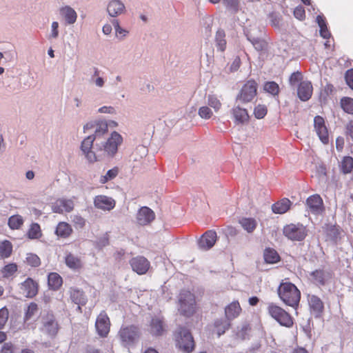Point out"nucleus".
Masks as SVG:
<instances>
[{"label": "nucleus", "instance_id": "nucleus-4", "mask_svg": "<svg viewBox=\"0 0 353 353\" xmlns=\"http://www.w3.org/2000/svg\"><path fill=\"white\" fill-rule=\"evenodd\" d=\"M268 314L281 325L290 327L293 325V319L291 316L281 307L271 303L268 306Z\"/></svg>", "mask_w": 353, "mask_h": 353}, {"label": "nucleus", "instance_id": "nucleus-15", "mask_svg": "<svg viewBox=\"0 0 353 353\" xmlns=\"http://www.w3.org/2000/svg\"><path fill=\"white\" fill-rule=\"evenodd\" d=\"M94 205L96 208L103 210L110 211L115 207V200L106 195H97L94 198Z\"/></svg>", "mask_w": 353, "mask_h": 353}, {"label": "nucleus", "instance_id": "nucleus-43", "mask_svg": "<svg viewBox=\"0 0 353 353\" xmlns=\"http://www.w3.org/2000/svg\"><path fill=\"white\" fill-rule=\"evenodd\" d=\"M251 37L250 43L252 44L254 48L257 51H262L265 50L267 47V42L261 38V37L259 38H254L253 37Z\"/></svg>", "mask_w": 353, "mask_h": 353}, {"label": "nucleus", "instance_id": "nucleus-39", "mask_svg": "<svg viewBox=\"0 0 353 353\" xmlns=\"http://www.w3.org/2000/svg\"><path fill=\"white\" fill-rule=\"evenodd\" d=\"M216 46L221 51H224L226 47V41L225 40V32L222 30H219L215 37Z\"/></svg>", "mask_w": 353, "mask_h": 353}, {"label": "nucleus", "instance_id": "nucleus-49", "mask_svg": "<svg viewBox=\"0 0 353 353\" xmlns=\"http://www.w3.org/2000/svg\"><path fill=\"white\" fill-rule=\"evenodd\" d=\"M245 33L248 40L250 42L251 37L259 38L262 35V31L256 27H252L250 29L245 30Z\"/></svg>", "mask_w": 353, "mask_h": 353}, {"label": "nucleus", "instance_id": "nucleus-5", "mask_svg": "<svg viewBox=\"0 0 353 353\" xmlns=\"http://www.w3.org/2000/svg\"><path fill=\"white\" fill-rule=\"evenodd\" d=\"M176 345L179 349L185 352H190L193 350L194 343L190 331L184 327H180L175 334Z\"/></svg>", "mask_w": 353, "mask_h": 353}, {"label": "nucleus", "instance_id": "nucleus-44", "mask_svg": "<svg viewBox=\"0 0 353 353\" xmlns=\"http://www.w3.org/2000/svg\"><path fill=\"white\" fill-rule=\"evenodd\" d=\"M28 236L32 239H39L41 236V228L38 223H32L30 225Z\"/></svg>", "mask_w": 353, "mask_h": 353}, {"label": "nucleus", "instance_id": "nucleus-18", "mask_svg": "<svg viewBox=\"0 0 353 353\" xmlns=\"http://www.w3.org/2000/svg\"><path fill=\"white\" fill-rule=\"evenodd\" d=\"M74 201L71 199H57L52 205V210L55 213L70 212L74 209Z\"/></svg>", "mask_w": 353, "mask_h": 353}, {"label": "nucleus", "instance_id": "nucleus-26", "mask_svg": "<svg viewBox=\"0 0 353 353\" xmlns=\"http://www.w3.org/2000/svg\"><path fill=\"white\" fill-rule=\"evenodd\" d=\"M70 297L74 303L78 305L77 309L79 311L81 310V305H85L87 301L83 292L77 288L70 290Z\"/></svg>", "mask_w": 353, "mask_h": 353}, {"label": "nucleus", "instance_id": "nucleus-38", "mask_svg": "<svg viewBox=\"0 0 353 353\" xmlns=\"http://www.w3.org/2000/svg\"><path fill=\"white\" fill-rule=\"evenodd\" d=\"M12 251V245L8 241H4L0 243V256L1 258H8L10 256Z\"/></svg>", "mask_w": 353, "mask_h": 353}, {"label": "nucleus", "instance_id": "nucleus-6", "mask_svg": "<svg viewBox=\"0 0 353 353\" xmlns=\"http://www.w3.org/2000/svg\"><path fill=\"white\" fill-rule=\"evenodd\" d=\"M283 234L292 241H302L307 234L305 228L301 224H290L285 226Z\"/></svg>", "mask_w": 353, "mask_h": 353}, {"label": "nucleus", "instance_id": "nucleus-60", "mask_svg": "<svg viewBox=\"0 0 353 353\" xmlns=\"http://www.w3.org/2000/svg\"><path fill=\"white\" fill-rule=\"evenodd\" d=\"M294 17L299 19L303 20L305 18V10L302 6L296 7L294 10Z\"/></svg>", "mask_w": 353, "mask_h": 353}, {"label": "nucleus", "instance_id": "nucleus-3", "mask_svg": "<svg viewBox=\"0 0 353 353\" xmlns=\"http://www.w3.org/2000/svg\"><path fill=\"white\" fill-rule=\"evenodd\" d=\"M179 311L184 316H192L196 311L194 295L188 290H182L179 296Z\"/></svg>", "mask_w": 353, "mask_h": 353}, {"label": "nucleus", "instance_id": "nucleus-31", "mask_svg": "<svg viewBox=\"0 0 353 353\" xmlns=\"http://www.w3.org/2000/svg\"><path fill=\"white\" fill-rule=\"evenodd\" d=\"M314 281L316 284L324 285L330 278V274L323 270H316L312 273Z\"/></svg>", "mask_w": 353, "mask_h": 353}, {"label": "nucleus", "instance_id": "nucleus-19", "mask_svg": "<svg viewBox=\"0 0 353 353\" xmlns=\"http://www.w3.org/2000/svg\"><path fill=\"white\" fill-rule=\"evenodd\" d=\"M130 265L135 272L138 274H144L150 268V262L143 256H137L132 258L130 261Z\"/></svg>", "mask_w": 353, "mask_h": 353}, {"label": "nucleus", "instance_id": "nucleus-33", "mask_svg": "<svg viewBox=\"0 0 353 353\" xmlns=\"http://www.w3.org/2000/svg\"><path fill=\"white\" fill-rule=\"evenodd\" d=\"M316 21L320 28L321 36L324 39L330 38V33L327 30L325 18L321 15H318Z\"/></svg>", "mask_w": 353, "mask_h": 353}, {"label": "nucleus", "instance_id": "nucleus-35", "mask_svg": "<svg viewBox=\"0 0 353 353\" xmlns=\"http://www.w3.org/2000/svg\"><path fill=\"white\" fill-rule=\"evenodd\" d=\"M264 259L268 263H275L279 261V256L274 250L268 248L264 251Z\"/></svg>", "mask_w": 353, "mask_h": 353}, {"label": "nucleus", "instance_id": "nucleus-24", "mask_svg": "<svg viewBox=\"0 0 353 353\" xmlns=\"http://www.w3.org/2000/svg\"><path fill=\"white\" fill-rule=\"evenodd\" d=\"M312 90V85L310 81H302L299 85L297 94L301 101H305L310 99Z\"/></svg>", "mask_w": 353, "mask_h": 353}, {"label": "nucleus", "instance_id": "nucleus-9", "mask_svg": "<svg viewBox=\"0 0 353 353\" xmlns=\"http://www.w3.org/2000/svg\"><path fill=\"white\" fill-rule=\"evenodd\" d=\"M230 113L235 125L242 126L248 123L250 115L245 108L240 107L239 105H235L231 109Z\"/></svg>", "mask_w": 353, "mask_h": 353}, {"label": "nucleus", "instance_id": "nucleus-47", "mask_svg": "<svg viewBox=\"0 0 353 353\" xmlns=\"http://www.w3.org/2000/svg\"><path fill=\"white\" fill-rule=\"evenodd\" d=\"M341 107L346 112L353 114V99L344 98L341 99Z\"/></svg>", "mask_w": 353, "mask_h": 353}, {"label": "nucleus", "instance_id": "nucleus-63", "mask_svg": "<svg viewBox=\"0 0 353 353\" xmlns=\"http://www.w3.org/2000/svg\"><path fill=\"white\" fill-rule=\"evenodd\" d=\"M116 35L120 39H124L129 33L128 30L121 27L117 31L115 32Z\"/></svg>", "mask_w": 353, "mask_h": 353}, {"label": "nucleus", "instance_id": "nucleus-62", "mask_svg": "<svg viewBox=\"0 0 353 353\" xmlns=\"http://www.w3.org/2000/svg\"><path fill=\"white\" fill-rule=\"evenodd\" d=\"M98 112L103 114H116V110L112 106H103L98 110Z\"/></svg>", "mask_w": 353, "mask_h": 353}, {"label": "nucleus", "instance_id": "nucleus-45", "mask_svg": "<svg viewBox=\"0 0 353 353\" xmlns=\"http://www.w3.org/2000/svg\"><path fill=\"white\" fill-rule=\"evenodd\" d=\"M198 114L203 119H209L213 116V112L209 105H203L199 108Z\"/></svg>", "mask_w": 353, "mask_h": 353}, {"label": "nucleus", "instance_id": "nucleus-50", "mask_svg": "<svg viewBox=\"0 0 353 353\" xmlns=\"http://www.w3.org/2000/svg\"><path fill=\"white\" fill-rule=\"evenodd\" d=\"M267 108L264 105L259 104L254 109V117L258 119H263L267 114Z\"/></svg>", "mask_w": 353, "mask_h": 353}, {"label": "nucleus", "instance_id": "nucleus-34", "mask_svg": "<svg viewBox=\"0 0 353 353\" xmlns=\"http://www.w3.org/2000/svg\"><path fill=\"white\" fill-rule=\"evenodd\" d=\"M119 174V168L117 167H114L108 171L106 172V173L103 175H101L99 178V183L101 184H105L108 183L110 181H112Z\"/></svg>", "mask_w": 353, "mask_h": 353}, {"label": "nucleus", "instance_id": "nucleus-54", "mask_svg": "<svg viewBox=\"0 0 353 353\" xmlns=\"http://www.w3.org/2000/svg\"><path fill=\"white\" fill-rule=\"evenodd\" d=\"M8 310L4 307L0 309V330L6 325L8 319Z\"/></svg>", "mask_w": 353, "mask_h": 353}, {"label": "nucleus", "instance_id": "nucleus-12", "mask_svg": "<svg viewBox=\"0 0 353 353\" xmlns=\"http://www.w3.org/2000/svg\"><path fill=\"white\" fill-rule=\"evenodd\" d=\"M106 12L109 17L116 18L125 14L126 8L121 0H110L107 3Z\"/></svg>", "mask_w": 353, "mask_h": 353}, {"label": "nucleus", "instance_id": "nucleus-22", "mask_svg": "<svg viewBox=\"0 0 353 353\" xmlns=\"http://www.w3.org/2000/svg\"><path fill=\"white\" fill-rule=\"evenodd\" d=\"M148 330L154 336L161 335L164 332V323L161 316L153 317L148 325Z\"/></svg>", "mask_w": 353, "mask_h": 353}, {"label": "nucleus", "instance_id": "nucleus-11", "mask_svg": "<svg viewBox=\"0 0 353 353\" xmlns=\"http://www.w3.org/2000/svg\"><path fill=\"white\" fill-rule=\"evenodd\" d=\"M314 130L321 141L327 144L329 142V135L325 121L323 117L316 116L314 119Z\"/></svg>", "mask_w": 353, "mask_h": 353}, {"label": "nucleus", "instance_id": "nucleus-42", "mask_svg": "<svg viewBox=\"0 0 353 353\" xmlns=\"http://www.w3.org/2000/svg\"><path fill=\"white\" fill-rule=\"evenodd\" d=\"M66 265L72 269H77L81 266L80 260L75 256L70 254L65 257Z\"/></svg>", "mask_w": 353, "mask_h": 353}, {"label": "nucleus", "instance_id": "nucleus-32", "mask_svg": "<svg viewBox=\"0 0 353 353\" xmlns=\"http://www.w3.org/2000/svg\"><path fill=\"white\" fill-rule=\"evenodd\" d=\"M48 281L50 288L53 290L59 289L62 285V278L55 272H52L48 274Z\"/></svg>", "mask_w": 353, "mask_h": 353}, {"label": "nucleus", "instance_id": "nucleus-52", "mask_svg": "<svg viewBox=\"0 0 353 353\" xmlns=\"http://www.w3.org/2000/svg\"><path fill=\"white\" fill-rule=\"evenodd\" d=\"M26 262L32 267H37L41 263L39 256L32 253H29L27 254Z\"/></svg>", "mask_w": 353, "mask_h": 353}, {"label": "nucleus", "instance_id": "nucleus-61", "mask_svg": "<svg viewBox=\"0 0 353 353\" xmlns=\"http://www.w3.org/2000/svg\"><path fill=\"white\" fill-rule=\"evenodd\" d=\"M345 77L347 84L353 90V69L348 70Z\"/></svg>", "mask_w": 353, "mask_h": 353}, {"label": "nucleus", "instance_id": "nucleus-56", "mask_svg": "<svg viewBox=\"0 0 353 353\" xmlns=\"http://www.w3.org/2000/svg\"><path fill=\"white\" fill-rule=\"evenodd\" d=\"M59 23L57 21H53L51 24V30L50 33L48 35V39H55L59 37Z\"/></svg>", "mask_w": 353, "mask_h": 353}, {"label": "nucleus", "instance_id": "nucleus-21", "mask_svg": "<svg viewBox=\"0 0 353 353\" xmlns=\"http://www.w3.org/2000/svg\"><path fill=\"white\" fill-rule=\"evenodd\" d=\"M21 293L23 296L32 298L37 293V284L32 279H27L20 286Z\"/></svg>", "mask_w": 353, "mask_h": 353}, {"label": "nucleus", "instance_id": "nucleus-16", "mask_svg": "<svg viewBox=\"0 0 353 353\" xmlns=\"http://www.w3.org/2000/svg\"><path fill=\"white\" fill-rule=\"evenodd\" d=\"M217 239L216 232L208 230L204 233L198 241L199 248L203 250H208L212 248Z\"/></svg>", "mask_w": 353, "mask_h": 353}, {"label": "nucleus", "instance_id": "nucleus-58", "mask_svg": "<svg viewBox=\"0 0 353 353\" xmlns=\"http://www.w3.org/2000/svg\"><path fill=\"white\" fill-rule=\"evenodd\" d=\"M302 79V74L299 72H293L289 79L290 84L292 86L296 84Z\"/></svg>", "mask_w": 353, "mask_h": 353}, {"label": "nucleus", "instance_id": "nucleus-17", "mask_svg": "<svg viewBox=\"0 0 353 353\" xmlns=\"http://www.w3.org/2000/svg\"><path fill=\"white\" fill-rule=\"evenodd\" d=\"M307 210L312 214H319L323 211V199L319 194L310 196L306 200Z\"/></svg>", "mask_w": 353, "mask_h": 353}, {"label": "nucleus", "instance_id": "nucleus-55", "mask_svg": "<svg viewBox=\"0 0 353 353\" xmlns=\"http://www.w3.org/2000/svg\"><path fill=\"white\" fill-rule=\"evenodd\" d=\"M72 221L76 228H82L85 224V220L79 215H74L71 216Z\"/></svg>", "mask_w": 353, "mask_h": 353}, {"label": "nucleus", "instance_id": "nucleus-37", "mask_svg": "<svg viewBox=\"0 0 353 353\" xmlns=\"http://www.w3.org/2000/svg\"><path fill=\"white\" fill-rule=\"evenodd\" d=\"M90 83L98 88H102L105 84V79L99 75V71L96 69L90 78Z\"/></svg>", "mask_w": 353, "mask_h": 353}, {"label": "nucleus", "instance_id": "nucleus-53", "mask_svg": "<svg viewBox=\"0 0 353 353\" xmlns=\"http://www.w3.org/2000/svg\"><path fill=\"white\" fill-rule=\"evenodd\" d=\"M223 3L227 7L228 9L232 12H237L239 10V0H222Z\"/></svg>", "mask_w": 353, "mask_h": 353}, {"label": "nucleus", "instance_id": "nucleus-23", "mask_svg": "<svg viewBox=\"0 0 353 353\" xmlns=\"http://www.w3.org/2000/svg\"><path fill=\"white\" fill-rule=\"evenodd\" d=\"M241 312V305L237 301H234L225 307V314L227 321L237 318Z\"/></svg>", "mask_w": 353, "mask_h": 353}, {"label": "nucleus", "instance_id": "nucleus-59", "mask_svg": "<svg viewBox=\"0 0 353 353\" xmlns=\"http://www.w3.org/2000/svg\"><path fill=\"white\" fill-rule=\"evenodd\" d=\"M108 131V123L105 122L100 123L95 130V138L101 134H105Z\"/></svg>", "mask_w": 353, "mask_h": 353}, {"label": "nucleus", "instance_id": "nucleus-28", "mask_svg": "<svg viewBox=\"0 0 353 353\" xmlns=\"http://www.w3.org/2000/svg\"><path fill=\"white\" fill-rule=\"evenodd\" d=\"M309 304L316 316H319L323 309L321 300L316 296H312L309 299Z\"/></svg>", "mask_w": 353, "mask_h": 353}, {"label": "nucleus", "instance_id": "nucleus-51", "mask_svg": "<svg viewBox=\"0 0 353 353\" xmlns=\"http://www.w3.org/2000/svg\"><path fill=\"white\" fill-rule=\"evenodd\" d=\"M17 270V266L14 263L6 265L2 270V274L4 277L11 276Z\"/></svg>", "mask_w": 353, "mask_h": 353}, {"label": "nucleus", "instance_id": "nucleus-29", "mask_svg": "<svg viewBox=\"0 0 353 353\" xmlns=\"http://www.w3.org/2000/svg\"><path fill=\"white\" fill-rule=\"evenodd\" d=\"M72 232L71 226L66 222H60L56 228L55 233L58 236L66 238L69 236Z\"/></svg>", "mask_w": 353, "mask_h": 353}, {"label": "nucleus", "instance_id": "nucleus-8", "mask_svg": "<svg viewBox=\"0 0 353 353\" xmlns=\"http://www.w3.org/2000/svg\"><path fill=\"white\" fill-rule=\"evenodd\" d=\"M119 337L125 345L134 343L139 338L138 328L134 325L122 327L119 332Z\"/></svg>", "mask_w": 353, "mask_h": 353}, {"label": "nucleus", "instance_id": "nucleus-7", "mask_svg": "<svg viewBox=\"0 0 353 353\" xmlns=\"http://www.w3.org/2000/svg\"><path fill=\"white\" fill-rule=\"evenodd\" d=\"M257 84L254 81H248L241 88L236 99L243 103H248L256 95Z\"/></svg>", "mask_w": 353, "mask_h": 353}, {"label": "nucleus", "instance_id": "nucleus-48", "mask_svg": "<svg viewBox=\"0 0 353 353\" xmlns=\"http://www.w3.org/2000/svg\"><path fill=\"white\" fill-rule=\"evenodd\" d=\"M264 90L267 92H268L272 95H276L279 93V87L276 83H275L274 81H270V82H267L264 85Z\"/></svg>", "mask_w": 353, "mask_h": 353}, {"label": "nucleus", "instance_id": "nucleus-25", "mask_svg": "<svg viewBox=\"0 0 353 353\" xmlns=\"http://www.w3.org/2000/svg\"><path fill=\"white\" fill-rule=\"evenodd\" d=\"M61 16L64 19L66 24H74L77 19V14L76 11L69 6H65L60 8L59 10Z\"/></svg>", "mask_w": 353, "mask_h": 353}, {"label": "nucleus", "instance_id": "nucleus-10", "mask_svg": "<svg viewBox=\"0 0 353 353\" xmlns=\"http://www.w3.org/2000/svg\"><path fill=\"white\" fill-rule=\"evenodd\" d=\"M95 140V136L90 135L85 138L81 145V149L86 159L90 163H94L98 160V157L94 152L92 151L93 143Z\"/></svg>", "mask_w": 353, "mask_h": 353}, {"label": "nucleus", "instance_id": "nucleus-41", "mask_svg": "<svg viewBox=\"0 0 353 353\" xmlns=\"http://www.w3.org/2000/svg\"><path fill=\"white\" fill-rule=\"evenodd\" d=\"M23 223V219L20 215H14L9 218L8 225L11 229H19Z\"/></svg>", "mask_w": 353, "mask_h": 353}, {"label": "nucleus", "instance_id": "nucleus-40", "mask_svg": "<svg viewBox=\"0 0 353 353\" xmlns=\"http://www.w3.org/2000/svg\"><path fill=\"white\" fill-rule=\"evenodd\" d=\"M353 168V159L350 157H345L341 163V169L344 174L351 172Z\"/></svg>", "mask_w": 353, "mask_h": 353}, {"label": "nucleus", "instance_id": "nucleus-20", "mask_svg": "<svg viewBox=\"0 0 353 353\" xmlns=\"http://www.w3.org/2000/svg\"><path fill=\"white\" fill-rule=\"evenodd\" d=\"M154 218V212L148 207H142L137 214V221L141 225L150 223Z\"/></svg>", "mask_w": 353, "mask_h": 353}, {"label": "nucleus", "instance_id": "nucleus-36", "mask_svg": "<svg viewBox=\"0 0 353 353\" xmlns=\"http://www.w3.org/2000/svg\"><path fill=\"white\" fill-rule=\"evenodd\" d=\"M207 103L208 105L212 108L215 112H219L221 107L222 103L219 98L214 94H209L207 97Z\"/></svg>", "mask_w": 353, "mask_h": 353}, {"label": "nucleus", "instance_id": "nucleus-46", "mask_svg": "<svg viewBox=\"0 0 353 353\" xmlns=\"http://www.w3.org/2000/svg\"><path fill=\"white\" fill-rule=\"evenodd\" d=\"M38 312V306L34 303H31L26 312L24 319L25 321H29L33 316H34Z\"/></svg>", "mask_w": 353, "mask_h": 353}, {"label": "nucleus", "instance_id": "nucleus-1", "mask_svg": "<svg viewBox=\"0 0 353 353\" xmlns=\"http://www.w3.org/2000/svg\"><path fill=\"white\" fill-rule=\"evenodd\" d=\"M278 294L280 299L287 305L295 307L298 305L301 293L292 283H282L279 287Z\"/></svg>", "mask_w": 353, "mask_h": 353}, {"label": "nucleus", "instance_id": "nucleus-64", "mask_svg": "<svg viewBox=\"0 0 353 353\" xmlns=\"http://www.w3.org/2000/svg\"><path fill=\"white\" fill-rule=\"evenodd\" d=\"M347 134L353 139V121H351L347 125Z\"/></svg>", "mask_w": 353, "mask_h": 353}, {"label": "nucleus", "instance_id": "nucleus-14", "mask_svg": "<svg viewBox=\"0 0 353 353\" xmlns=\"http://www.w3.org/2000/svg\"><path fill=\"white\" fill-rule=\"evenodd\" d=\"M42 323V330L43 332L51 336H54L57 334L59 327L52 314L47 313L46 316H43Z\"/></svg>", "mask_w": 353, "mask_h": 353}, {"label": "nucleus", "instance_id": "nucleus-2", "mask_svg": "<svg viewBox=\"0 0 353 353\" xmlns=\"http://www.w3.org/2000/svg\"><path fill=\"white\" fill-rule=\"evenodd\" d=\"M121 135L116 131L111 133L110 137L105 141L97 143L95 148L101 154L113 157L118 150V147L122 143Z\"/></svg>", "mask_w": 353, "mask_h": 353}, {"label": "nucleus", "instance_id": "nucleus-57", "mask_svg": "<svg viewBox=\"0 0 353 353\" xmlns=\"http://www.w3.org/2000/svg\"><path fill=\"white\" fill-rule=\"evenodd\" d=\"M215 325L217 327L218 335L221 336L225 332V330L229 329V327L230 326V323L228 322V321H223L221 323V327L220 325H219V321H216L215 323Z\"/></svg>", "mask_w": 353, "mask_h": 353}, {"label": "nucleus", "instance_id": "nucleus-27", "mask_svg": "<svg viewBox=\"0 0 353 353\" xmlns=\"http://www.w3.org/2000/svg\"><path fill=\"white\" fill-rule=\"evenodd\" d=\"M291 202L288 199H283L274 203L272 207V211L276 214H283L286 212L290 207Z\"/></svg>", "mask_w": 353, "mask_h": 353}, {"label": "nucleus", "instance_id": "nucleus-13", "mask_svg": "<svg viewBox=\"0 0 353 353\" xmlns=\"http://www.w3.org/2000/svg\"><path fill=\"white\" fill-rule=\"evenodd\" d=\"M110 320L107 314L102 312L97 316L95 322V327L97 334L101 337H105L110 332Z\"/></svg>", "mask_w": 353, "mask_h": 353}, {"label": "nucleus", "instance_id": "nucleus-30", "mask_svg": "<svg viewBox=\"0 0 353 353\" xmlns=\"http://www.w3.org/2000/svg\"><path fill=\"white\" fill-rule=\"evenodd\" d=\"M239 223L248 233H252L257 226V222L253 218H242Z\"/></svg>", "mask_w": 353, "mask_h": 353}]
</instances>
